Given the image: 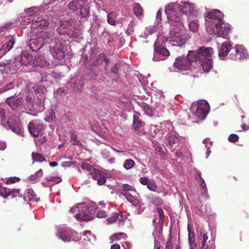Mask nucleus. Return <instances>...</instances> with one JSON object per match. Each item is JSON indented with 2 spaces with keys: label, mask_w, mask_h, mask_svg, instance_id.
<instances>
[{
  "label": "nucleus",
  "mask_w": 249,
  "mask_h": 249,
  "mask_svg": "<svg viewBox=\"0 0 249 249\" xmlns=\"http://www.w3.org/2000/svg\"><path fill=\"white\" fill-rule=\"evenodd\" d=\"M117 18L116 14L112 12L109 13L107 17V22L111 25L115 26L116 23V18Z\"/></svg>",
  "instance_id": "obj_38"
},
{
  "label": "nucleus",
  "mask_w": 249,
  "mask_h": 249,
  "mask_svg": "<svg viewBox=\"0 0 249 249\" xmlns=\"http://www.w3.org/2000/svg\"><path fill=\"white\" fill-rule=\"evenodd\" d=\"M154 147L157 155L159 156H162L164 154L163 148L158 143L154 144Z\"/></svg>",
  "instance_id": "obj_48"
},
{
  "label": "nucleus",
  "mask_w": 249,
  "mask_h": 249,
  "mask_svg": "<svg viewBox=\"0 0 249 249\" xmlns=\"http://www.w3.org/2000/svg\"><path fill=\"white\" fill-rule=\"evenodd\" d=\"M6 110L3 107H0V123L2 124L6 123Z\"/></svg>",
  "instance_id": "obj_46"
},
{
  "label": "nucleus",
  "mask_w": 249,
  "mask_h": 249,
  "mask_svg": "<svg viewBox=\"0 0 249 249\" xmlns=\"http://www.w3.org/2000/svg\"><path fill=\"white\" fill-rule=\"evenodd\" d=\"M186 40V36L180 28H174L170 31L169 41L173 46H180L184 44Z\"/></svg>",
  "instance_id": "obj_2"
},
{
  "label": "nucleus",
  "mask_w": 249,
  "mask_h": 249,
  "mask_svg": "<svg viewBox=\"0 0 249 249\" xmlns=\"http://www.w3.org/2000/svg\"><path fill=\"white\" fill-rule=\"evenodd\" d=\"M200 60L203 57L212 58L211 55L213 52V49L211 47H201L198 49Z\"/></svg>",
  "instance_id": "obj_18"
},
{
  "label": "nucleus",
  "mask_w": 249,
  "mask_h": 249,
  "mask_svg": "<svg viewBox=\"0 0 249 249\" xmlns=\"http://www.w3.org/2000/svg\"><path fill=\"white\" fill-rule=\"evenodd\" d=\"M189 27L191 31L195 32L197 31L199 25L196 21H191L189 24Z\"/></svg>",
  "instance_id": "obj_52"
},
{
  "label": "nucleus",
  "mask_w": 249,
  "mask_h": 249,
  "mask_svg": "<svg viewBox=\"0 0 249 249\" xmlns=\"http://www.w3.org/2000/svg\"><path fill=\"white\" fill-rule=\"evenodd\" d=\"M231 46L230 43L228 41H225L223 42L219 50L218 55L219 57H225L226 56L228 53L231 52Z\"/></svg>",
  "instance_id": "obj_17"
},
{
  "label": "nucleus",
  "mask_w": 249,
  "mask_h": 249,
  "mask_svg": "<svg viewBox=\"0 0 249 249\" xmlns=\"http://www.w3.org/2000/svg\"><path fill=\"white\" fill-rule=\"evenodd\" d=\"M186 57L190 61V64H191L192 62H195L196 61H200V56L199 55V51L197 52L194 51H190L188 53V55Z\"/></svg>",
  "instance_id": "obj_29"
},
{
  "label": "nucleus",
  "mask_w": 249,
  "mask_h": 249,
  "mask_svg": "<svg viewBox=\"0 0 249 249\" xmlns=\"http://www.w3.org/2000/svg\"><path fill=\"white\" fill-rule=\"evenodd\" d=\"M123 190L124 191H133L135 190L132 186L127 184H125L123 186Z\"/></svg>",
  "instance_id": "obj_62"
},
{
  "label": "nucleus",
  "mask_w": 249,
  "mask_h": 249,
  "mask_svg": "<svg viewBox=\"0 0 249 249\" xmlns=\"http://www.w3.org/2000/svg\"><path fill=\"white\" fill-rule=\"evenodd\" d=\"M163 203L162 199L160 197H156L152 200V203L157 206H160Z\"/></svg>",
  "instance_id": "obj_60"
},
{
  "label": "nucleus",
  "mask_w": 249,
  "mask_h": 249,
  "mask_svg": "<svg viewBox=\"0 0 249 249\" xmlns=\"http://www.w3.org/2000/svg\"><path fill=\"white\" fill-rule=\"evenodd\" d=\"M147 187L150 190L155 192L156 191L157 186L156 184L155 181L153 179H150V181L147 185Z\"/></svg>",
  "instance_id": "obj_51"
},
{
  "label": "nucleus",
  "mask_w": 249,
  "mask_h": 249,
  "mask_svg": "<svg viewBox=\"0 0 249 249\" xmlns=\"http://www.w3.org/2000/svg\"><path fill=\"white\" fill-rule=\"evenodd\" d=\"M49 22L46 19H40L39 21H37L36 23L32 24V26L34 28H39L41 29L42 27H46L49 26Z\"/></svg>",
  "instance_id": "obj_34"
},
{
  "label": "nucleus",
  "mask_w": 249,
  "mask_h": 249,
  "mask_svg": "<svg viewBox=\"0 0 249 249\" xmlns=\"http://www.w3.org/2000/svg\"><path fill=\"white\" fill-rule=\"evenodd\" d=\"M44 46V42L39 39L37 36L29 40L30 48L33 52H37Z\"/></svg>",
  "instance_id": "obj_16"
},
{
  "label": "nucleus",
  "mask_w": 249,
  "mask_h": 249,
  "mask_svg": "<svg viewBox=\"0 0 249 249\" xmlns=\"http://www.w3.org/2000/svg\"><path fill=\"white\" fill-rule=\"evenodd\" d=\"M154 50L157 53L165 57V58L169 56L170 55V53L168 50L165 47L162 46V45L155 44Z\"/></svg>",
  "instance_id": "obj_27"
},
{
  "label": "nucleus",
  "mask_w": 249,
  "mask_h": 249,
  "mask_svg": "<svg viewBox=\"0 0 249 249\" xmlns=\"http://www.w3.org/2000/svg\"><path fill=\"white\" fill-rule=\"evenodd\" d=\"M180 6V10L186 15L193 13L194 10V5L188 2L182 3Z\"/></svg>",
  "instance_id": "obj_23"
},
{
  "label": "nucleus",
  "mask_w": 249,
  "mask_h": 249,
  "mask_svg": "<svg viewBox=\"0 0 249 249\" xmlns=\"http://www.w3.org/2000/svg\"><path fill=\"white\" fill-rule=\"evenodd\" d=\"M24 108L30 111H35V98L32 93H28L25 98V103H23Z\"/></svg>",
  "instance_id": "obj_15"
},
{
  "label": "nucleus",
  "mask_w": 249,
  "mask_h": 249,
  "mask_svg": "<svg viewBox=\"0 0 249 249\" xmlns=\"http://www.w3.org/2000/svg\"><path fill=\"white\" fill-rule=\"evenodd\" d=\"M165 249H173L172 238L171 236L169 237L165 245Z\"/></svg>",
  "instance_id": "obj_58"
},
{
  "label": "nucleus",
  "mask_w": 249,
  "mask_h": 249,
  "mask_svg": "<svg viewBox=\"0 0 249 249\" xmlns=\"http://www.w3.org/2000/svg\"><path fill=\"white\" fill-rule=\"evenodd\" d=\"M135 165L134 161L132 159H127L125 160L124 163V167L126 170H129L133 168Z\"/></svg>",
  "instance_id": "obj_45"
},
{
  "label": "nucleus",
  "mask_w": 249,
  "mask_h": 249,
  "mask_svg": "<svg viewBox=\"0 0 249 249\" xmlns=\"http://www.w3.org/2000/svg\"><path fill=\"white\" fill-rule=\"evenodd\" d=\"M103 59H105L104 54L102 53H99L92 62V66L93 67L101 66L103 63Z\"/></svg>",
  "instance_id": "obj_37"
},
{
  "label": "nucleus",
  "mask_w": 249,
  "mask_h": 249,
  "mask_svg": "<svg viewBox=\"0 0 249 249\" xmlns=\"http://www.w3.org/2000/svg\"><path fill=\"white\" fill-rule=\"evenodd\" d=\"M82 168L84 170L91 171L92 166L88 163H84L82 164Z\"/></svg>",
  "instance_id": "obj_64"
},
{
  "label": "nucleus",
  "mask_w": 249,
  "mask_h": 249,
  "mask_svg": "<svg viewBox=\"0 0 249 249\" xmlns=\"http://www.w3.org/2000/svg\"><path fill=\"white\" fill-rule=\"evenodd\" d=\"M228 140L231 142H235L238 141L239 137L236 134H231L229 135Z\"/></svg>",
  "instance_id": "obj_59"
},
{
  "label": "nucleus",
  "mask_w": 249,
  "mask_h": 249,
  "mask_svg": "<svg viewBox=\"0 0 249 249\" xmlns=\"http://www.w3.org/2000/svg\"><path fill=\"white\" fill-rule=\"evenodd\" d=\"M135 26V22L133 20H131L129 23L127 27V32L130 35H131L134 32Z\"/></svg>",
  "instance_id": "obj_55"
},
{
  "label": "nucleus",
  "mask_w": 249,
  "mask_h": 249,
  "mask_svg": "<svg viewBox=\"0 0 249 249\" xmlns=\"http://www.w3.org/2000/svg\"><path fill=\"white\" fill-rule=\"evenodd\" d=\"M16 59L19 60L21 65L26 66L31 62L32 56L28 53L23 52L19 57H16Z\"/></svg>",
  "instance_id": "obj_21"
},
{
  "label": "nucleus",
  "mask_w": 249,
  "mask_h": 249,
  "mask_svg": "<svg viewBox=\"0 0 249 249\" xmlns=\"http://www.w3.org/2000/svg\"><path fill=\"white\" fill-rule=\"evenodd\" d=\"M43 175V172L42 169H40L35 174L31 175L28 177V179L31 181H38Z\"/></svg>",
  "instance_id": "obj_35"
},
{
  "label": "nucleus",
  "mask_w": 249,
  "mask_h": 249,
  "mask_svg": "<svg viewBox=\"0 0 249 249\" xmlns=\"http://www.w3.org/2000/svg\"><path fill=\"white\" fill-rule=\"evenodd\" d=\"M15 84L14 82H10L8 84L4 86L1 89V90L2 92L9 90L10 89H14Z\"/></svg>",
  "instance_id": "obj_53"
},
{
  "label": "nucleus",
  "mask_w": 249,
  "mask_h": 249,
  "mask_svg": "<svg viewBox=\"0 0 249 249\" xmlns=\"http://www.w3.org/2000/svg\"><path fill=\"white\" fill-rule=\"evenodd\" d=\"M71 25L70 21H60V26L57 28L56 31L60 35H68L69 37L75 38L77 34L71 28Z\"/></svg>",
  "instance_id": "obj_7"
},
{
  "label": "nucleus",
  "mask_w": 249,
  "mask_h": 249,
  "mask_svg": "<svg viewBox=\"0 0 249 249\" xmlns=\"http://www.w3.org/2000/svg\"><path fill=\"white\" fill-rule=\"evenodd\" d=\"M25 19H29V21L28 22H32L33 23H36L37 21H39L40 19H43L41 17H39L38 15H32L30 14L29 16H27L24 18Z\"/></svg>",
  "instance_id": "obj_42"
},
{
  "label": "nucleus",
  "mask_w": 249,
  "mask_h": 249,
  "mask_svg": "<svg viewBox=\"0 0 249 249\" xmlns=\"http://www.w3.org/2000/svg\"><path fill=\"white\" fill-rule=\"evenodd\" d=\"M191 65L190 61L186 56L177 57L174 63L175 68L180 71L189 70Z\"/></svg>",
  "instance_id": "obj_13"
},
{
  "label": "nucleus",
  "mask_w": 249,
  "mask_h": 249,
  "mask_svg": "<svg viewBox=\"0 0 249 249\" xmlns=\"http://www.w3.org/2000/svg\"><path fill=\"white\" fill-rule=\"evenodd\" d=\"M198 240L200 241L201 243V247H200L201 249H205V247H207V245L209 246L211 245H209L207 243V240L208 239V236L207 234L206 231L203 229H201L200 230V233L198 236Z\"/></svg>",
  "instance_id": "obj_25"
},
{
  "label": "nucleus",
  "mask_w": 249,
  "mask_h": 249,
  "mask_svg": "<svg viewBox=\"0 0 249 249\" xmlns=\"http://www.w3.org/2000/svg\"><path fill=\"white\" fill-rule=\"evenodd\" d=\"M80 15L83 18H87L89 17V9L88 7H82L80 8Z\"/></svg>",
  "instance_id": "obj_47"
},
{
  "label": "nucleus",
  "mask_w": 249,
  "mask_h": 249,
  "mask_svg": "<svg viewBox=\"0 0 249 249\" xmlns=\"http://www.w3.org/2000/svg\"><path fill=\"white\" fill-rule=\"evenodd\" d=\"M165 12L170 25L178 28L182 27V22L180 20L179 17L177 15V13L173 10L172 5L166 6Z\"/></svg>",
  "instance_id": "obj_4"
},
{
  "label": "nucleus",
  "mask_w": 249,
  "mask_h": 249,
  "mask_svg": "<svg viewBox=\"0 0 249 249\" xmlns=\"http://www.w3.org/2000/svg\"><path fill=\"white\" fill-rule=\"evenodd\" d=\"M84 87V84L81 80H77L74 84L73 89L76 92H81Z\"/></svg>",
  "instance_id": "obj_44"
},
{
  "label": "nucleus",
  "mask_w": 249,
  "mask_h": 249,
  "mask_svg": "<svg viewBox=\"0 0 249 249\" xmlns=\"http://www.w3.org/2000/svg\"><path fill=\"white\" fill-rule=\"evenodd\" d=\"M7 126L16 134L23 136L24 130L22 124L18 117L15 115H11L7 120Z\"/></svg>",
  "instance_id": "obj_3"
},
{
  "label": "nucleus",
  "mask_w": 249,
  "mask_h": 249,
  "mask_svg": "<svg viewBox=\"0 0 249 249\" xmlns=\"http://www.w3.org/2000/svg\"><path fill=\"white\" fill-rule=\"evenodd\" d=\"M143 109L146 114L148 116H153V110L152 108L148 105H145L143 106Z\"/></svg>",
  "instance_id": "obj_57"
},
{
  "label": "nucleus",
  "mask_w": 249,
  "mask_h": 249,
  "mask_svg": "<svg viewBox=\"0 0 249 249\" xmlns=\"http://www.w3.org/2000/svg\"><path fill=\"white\" fill-rule=\"evenodd\" d=\"M209 105L205 101L198 104L196 109L195 112V115L199 120H204L209 111Z\"/></svg>",
  "instance_id": "obj_12"
},
{
  "label": "nucleus",
  "mask_w": 249,
  "mask_h": 249,
  "mask_svg": "<svg viewBox=\"0 0 249 249\" xmlns=\"http://www.w3.org/2000/svg\"><path fill=\"white\" fill-rule=\"evenodd\" d=\"M199 63L203 71H209L212 68L213 60L212 58H205L204 59L203 57L200 60Z\"/></svg>",
  "instance_id": "obj_22"
},
{
  "label": "nucleus",
  "mask_w": 249,
  "mask_h": 249,
  "mask_svg": "<svg viewBox=\"0 0 249 249\" xmlns=\"http://www.w3.org/2000/svg\"><path fill=\"white\" fill-rule=\"evenodd\" d=\"M32 158L33 160V163L35 162H43L46 161V159L41 153L36 152H33L32 153Z\"/></svg>",
  "instance_id": "obj_32"
},
{
  "label": "nucleus",
  "mask_w": 249,
  "mask_h": 249,
  "mask_svg": "<svg viewBox=\"0 0 249 249\" xmlns=\"http://www.w3.org/2000/svg\"><path fill=\"white\" fill-rule=\"evenodd\" d=\"M98 209V207L95 204L92 203L86 207V211L93 216L96 214Z\"/></svg>",
  "instance_id": "obj_39"
},
{
  "label": "nucleus",
  "mask_w": 249,
  "mask_h": 249,
  "mask_svg": "<svg viewBox=\"0 0 249 249\" xmlns=\"http://www.w3.org/2000/svg\"><path fill=\"white\" fill-rule=\"evenodd\" d=\"M96 217L98 218H105L107 216V213L105 211L101 210L99 207L98 210L96 212Z\"/></svg>",
  "instance_id": "obj_54"
},
{
  "label": "nucleus",
  "mask_w": 249,
  "mask_h": 249,
  "mask_svg": "<svg viewBox=\"0 0 249 249\" xmlns=\"http://www.w3.org/2000/svg\"><path fill=\"white\" fill-rule=\"evenodd\" d=\"M231 58L235 61H241L249 58L247 50L243 46L236 45L230 54Z\"/></svg>",
  "instance_id": "obj_5"
},
{
  "label": "nucleus",
  "mask_w": 249,
  "mask_h": 249,
  "mask_svg": "<svg viewBox=\"0 0 249 249\" xmlns=\"http://www.w3.org/2000/svg\"><path fill=\"white\" fill-rule=\"evenodd\" d=\"M133 12L139 18H140L143 15V9L138 3H134L133 5Z\"/></svg>",
  "instance_id": "obj_33"
},
{
  "label": "nucleus",
  "mask_w": 249,
  "mask_h": 249,
  "mask_svg": "<svg viewBox=\"0 0 249 249\" xmlns=\"http://www.w3.org/2000/svg\"><path fill=\"white\" fill-rule=\"evenodd\" d=\"M167 141L169 146L171 148L174 147V149H175L178 145L179 140L175 134L170 133L167 135Z\"/></svg>",
  "instance_id": "obj_24"
},
{
  "label": "nucleus",
  "mask_w": 249,
  "mask_h": 249,
  "mask_svg": "<svg viewBox=\"0 0 249 249\" xmlns=\"http://www.w3.org/2000/svg\"><path fill=\"white\" fill-rule=\"evenodd\" d=\"M207 18L210 19H213L218 21L217 23L223 22V14L219 11L216 9L213 10L211 12L208 13Z\"/></svg>",
  "instance_id": "obj_19"
},
{
  "label": "nucleus",
  "mask_w": 249,
  "mask_h": 249,
  "mask_svg": "<svg viewBox=\"0 0 249 249\" xmlns=\"http://www.w3.org/2000/svg\"><path fill=\"white\" fill-rule=\"evenodd\" d=\"M46 180L48 183L53 182L55 184H57L61 182L62 179L59 177H49L46 178Z\"/></svg>",
  "instance_id": "obj_49"
},
{
  "label": "nucleus",
  "mask_w": 249,
  "mask_h": 249,
  "mask_svg": "<svg viewBox=\"0 0 249 249\" xmlns=\"http://www.w3.org/2000/svg\"><path fill=\"white\" fill-rule=\"evenodd\" d=\"M9 189L5 187L0 186V196L3 198H7L8 197Z\"/></svg>",
  "instance_id": "obj_50"
},
{
  "label": "nucleus",
  "mask_w": 249,
  "mask_h": 249,
  "mask_svg": "<svg viewBox=\"0 0 249 249\" xmlns=\"http://www.w3.org/2000/svg\"><path fill=\"white\" fill-rule=\"evenodd\" d=\"M84 5V0H73L69 4V7L70 10L73 11H76Z\"/></svg>",
  "instance_id": "obj_26"
},
{
  "label": "nucleus",
  "mask_w": 249,
  "mask_h": 249,
  "mask_svg": "<svg viewBox=\"0 0 249 249\" xmlns=\"http://www.w3.org/2000/svg\"><path fill=\"white\" fill-rule=\"evenodd\" d=\"M11 196L12 198L23 197V195L20 192L18 189H13L12 190L9 189L8 196Z\"/></svg>",
  "instance_id": "obj_40"
},
{
  "label": "nucleus",
  "mask_w": 249,
  "mask_h": 249,
  "mask_svg": "<svg viewBox=\"0 0 249 249\" xmlns=\"http://www.w3.org/2000/svg\"><path fill=\"white\" fill-rule=\"evenodd\" d=\"M76 218L79 220L87 221L91 220L93 218V216L87 212L85 209L83 210L82 212H80L79 213L76 214Z\"/></svg>",
  "instance_id": "obj_28"
},
{
  "label": "nucleus",
  "mask_w": 249,
  "mask_h": 249,
  "mask_svg": "<svg viewBox=\"0 0 249 249\" xmlns=\"http://www.w3.org/2000/svg\"><path fill=\"white\" fill-rule=\"evenodd\" d=\"M28 128L31 134L35 137L41 135L44 130L43 125L36 120L30 122L28 124Z\"/></svg>",
  "instance_id": "obj_9"
},
{
  "label": "nucleus",
  "mask_w": 249,
  "mask_h": 249,
  "mask_svg": "<svg viewBox=\"0 0 249 249\" xmlns=\"http://www.w3.org/2000/svg\"><path fill=\"white\" fill-rule=\"evenodd\" d=\"M90 175L92 179L97 181V184L99 185H102L106 182V173L102 170L93 168L90 172Z\"/></svg>",
  "instance_id": "obj_14"
},
{
  "label": "nucleus",
  "mask_w": 249,
  "mask_h": 249,
  "mask_svg": "<svg viewBox=\"0 0 249 249\" xmlns=\"http://www.w3.org/2000/svg\"><path fill=\"white\" fill-rule=\"evenodd\" d=\"M141 114L138 112L135 111L133 117L132 127L133 131L139 135H142L144 132L140 130L139 129L145 125V123L141 119Z\"/></svg>",
  "instance_id": "obj_10"
},
{
  "label": "nucleus",
  "mask_w": 249,
  "mask_h": 249,
  "mask_svg": "<svg viewBox=\"0 0 249 249\" xmlns=\"http://www.w3.org/2000/svg\"><path fill=\"white\" fill-rule=\"evenodd\" d=\"M15 41L14 39H11L9 40L6 44L3 45L2 46V47L0 49V52L4 51L3 54H5V52L9 51L13 48V45L15 44Z\"/></svg>",
  "instance_id": "obj_36"
},
{
  "label": "nucleus",
  "mask_w": 249,
  "mask_h": 249,
  "mask_svg": "<svg viewBox=\"0 0 249 249\" xmlns=\"http://www.w3.org/2000/svg\"><path fill=\"white\" fill-rule=\"evenodd\" d=\"M45 98L44 95L39 94L36 99H35V105L36 110L42 111L45 109L44 101Z\"/></svg>",
  "instance_id": "obj_20"
},
{
  "label": "nucleus",
  "mask_w": 249,
  "mask_h": 249,
  "mask_svg": "<svg viewBox=\"0 0 249 249\" xmlns=\"http://www.w3.org/2000/svg\"><path fill=\"white\" fill-rule=\"evenodd\" d=\"M71 134V142L73 145H80L81 146V143L78 139L77 133L73 130H70Z\"/></svg>",
  "instance_id": "obj_31"
},
{
  "label": "nucleus",
  "mask_w": 249,
  "mask_h": 249,
  "mask_svg": "<svg viewBox=\"0 0 249 249\" xmlns=\"http://www.w3.org/2000/svg\"><path fill=\"white\" fill-rule=\"evenodd\" d=\"M150 179L146 177H142L140 178V183L144 185H147Z\"/></svg>",
  "instance_id": "obj_63"
},
{
  "label": "nucleus",
  "mask_w": 249,
  "mask_h": 249,
  "mask_svg": "<svg viewBox=\"0 0 249 249\" xmlns=\"http://www.w3.org/2000/svg\"><path fill=\"white\" fill-rule=\"evenodd\" d=\"M6 103L13 110H21L24 107L23 98L22 96H11L6 99Z\"/></svg>",
  "instance_id": "obj_8"
},
{
  "label": "nucleus",
  "mask_w": 249,
  "mask_h": 249,
  "mask_svg": "<svg viewBox=\"0 0 249 249\" xmlns=\"http://www.w3.org/2000/svg\"><path fill=\"white\" fill-rule=\"evenodd\" d=\"M26 197H27L28 200L30 201H37L39 198L32 188L27 189L25 196L23 197V198Z\"/></svg>",
  "instance_id": "obj_30"
},
{
  "label": "nucleus",
  "mask_w": 249,
  "mask_h": 249,
  "mask_svg": "<svg viewBox=\"0 0 249 249\" xmlns=\"http://www.w3.org/2000/svg\"><path fill=\"white\" fill-rule=\"evenodd\" d=\"M57 236L64 242L77 241L79 239L77 232L69 228L60 229Z\"/></svg>",
  "instance_id": "obj_6"
},
{
  "label": "nucleus",
  "mask_w": 249,
  "mask_h": 249,
  "mask_svg": "<svg viewBox=\"0 0 249 249\" xmlns=\"http://www.w3.org/2000/svg\"><path fill=\"white\" fill-rule=\"evenodd\" d=\"M126 236V234L123 232L116 233L110 236V240L111 241H115L116 240H120L122 238H124Z\"/></svg>",
  "instance_id": "obj_43"
},
{
  "label": "nucleus",
  "mask_w": 249,
  "mask_h": 249,
  "mask_svg": "<svg viewBox=\"0 0 249 249\" xmlns=\"http://www.w3.org/2000/svg\"><path fill=\"white\" fill-rule=\"evenodd\" d=\"M215 27L217 29L215 34L216 36L223 37L225 39L228 38V35L231 31L229 24H226L224 21L221 23H216Z\"/></svg>",
  "instance_id": "obj_11"
},
{
  "label": "nucleus",
  "mask_w": 249,
  "mask_h": 249,
  "mask_svg": "<svg viewBox=\"0 0 249 249\" xmlns=\"http://www.w3.org/2000/svg\"><path fill=\"white\" fill-rule=\"evenodd\" d=\"M167 41H169V37H166L164 34H160L158 35L155 44L162 45Z\"/></svg>",
  "instance_id": "obj_41"
},
{
  "label": "nucleus",
  "mask_w": 249,
  "mask_h": 249,
  "mask_svg": "<svg viewBox=\"0 0 249 249\" xmlns=\"http://www.w3.org/2000/svg\"><path fill=\"white\" fill-rule=\"evenodd\" d=\"M117 218H118V213H115L111 217H109L107 220L109 224H112L117 221Z\"/></svg>",
  "instance_id": "obj_56"
},
{
  "label": "nucleus",
  "mask_w": 249,
  "mask_h": 249,
  "mask_svg": "<svg viewBox=\"0 0 249 249\" xmlns=\"http://www.w3.org/2000/svg\"><path fill=\"white\" fill-rule=\"evenodd\" d=\"M157 211L158 212V213L160 216V221H161L162 222L164 221V212L163 210L161 208H157Z\"/></svg>",
  "instance_id": "obj_61"
},
{
  "label": "nucleus",
  "mask_w": 249,
  "mask_h": 249,
  "mask_svg": "<svg viewBox=\"0 0 249 249\" xmlns=\"http://www.w3.org/2000/svg\"><path fill=\"white\" fill-rule=\"evenodd\" d=\"M36 36L41 39L44 44L47 43L50 44V51L55 59L61 60L64 58L65 53L63 50L64 46L58 37L52 36L49 32L43 31L36 32Z\"/></svg>",
  "instance_id": "obj_1"
}]
</instances>
